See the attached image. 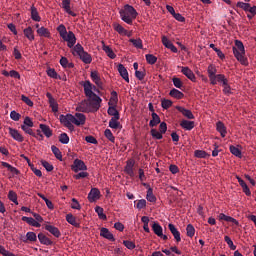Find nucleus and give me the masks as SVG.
I'll return each mask as SVG.
<instances>
[{
    "instance_id": "obj_35",
    "label": "nucleus",
    "mask_w": 256,
    "mask_h": 256,
    "mask_svg": "<svg viewBox=\"0 0 256 256\" xmlns=\"http://www.w3.org/2000/svg\"><path fill=\"white\" fill-rule=\"evenodd\" d=\"M1 165H2V167L6 168L8 171L13 173L14 175H19V170L16 169L14 166L8 164L7 162L2 161Z\"/></svg>"
},
{
    "instance_id": "obj_37",
    "label": "nucleus",
    "mask_w": 256,
    "mask_h": 256,
    "mask_svg": "<svg viewBox=\"0 0 256 256\" xmlns=\"http://www.w3.org/2000/svg\"><path fill=\"white\" fill-rule=\"evenodd\" d=\"M217 132L220 133L222 138L226 137V127H225V124H223V122H220V121L217 122Z\"/></svg>"
},
{
    "instance_id": "obj_53",
    "label": "nucleus",
    "mask_w": 256,
    "mask_h": 256,
    "mask_svg": "<svg viewBox=\"0 0 256 256\" xmlns=\"http://www.w3.org/2000/svg\"><path fill=\"white\" fill-rule=\"evenodd\" d=\"M146 61L147 64L154 65L155 63H157V57L153 54H146Z\"/></svg>"
},
{
    "instance_id": "obj_64",
    "label": "nucleus",
    "mask_w": 256,
    "mask_h": 256,
    "mask_svg": "<svg viewBox=\"0 0 256 256\" xmlns=\"http://www.w3.org/2000/svg\"><path fill=\"white\" fill-rule=\"evenodd\" d=\"M0 255L15 256V254L11 253L10 251H7V249H5L2 245H0Z\"/></svg>"
},
{
    "instance_id": "obj_6",
    "label": "nucleus",
    "mask_w": 256,
    "mask_h": 256,
    "mask_svg": "<svg viewBox=\"0 0 256 256\" xmlns=\"http://www.w3.org/2000/svg\"><path fill=\"white\" fill-rule=\"evenodd\" d=\"M79 84L84 88V95H86L87 99L100 98L97 94L94 93V91L99 93V89H97V87H95L91 83V81L89 80L81 81V83Z\"/></svg>"
},
{
    "instance_id": "obj_57",
    "label": "nucleus",
    "mask_w": 256,
    "mask_h": 256,
    "mask_svg": "<svg viewBox=\"0 0 256 256\" xmlns=\"http://www.w3.org/2000/svg\"><path fill=\"white\" fill-rule=\"evenodd\" d=\"M236 7L244 11L250 10L252 8L249 3L245 2H237Z\"/></svg>"
},
{
    "instance_id": "obj_42",
    "label": "nucleus",
    "mask_w": 256,
    "mask_h": 256,
    "mask_svg": "<svg viewBox=\"0 0 256 256\" xmlns=\"http://www.w3.org/2000/svg\"><path fill=\"white\" fill-rule=\"evenodd\" d=\"M51 151H52V154L56 157L57 160L62 161V153H61V150L59 148L52 145L51 146Z\"/></svg>"
},
{
    "instance_id": "obj_33",
    "label": "nucleus",
    "mask_w": 256,
    "mask_h": 256,
    "mask_svg": "<svg viewBox=\"0 0 256 256\" xmlns=\"http://www.w3.org/2000/svg\"><path fill=\"white\" fill-rule=\"evenodd\" d=\"M169 96L174 99H182L184 98V93L177 89H171V91H169Z\"/></svg>"
},
{
    "instance_id": "obj_56",
    "label": "nucleus",
    "mask_w": 256,
    "mask_h": 256,
    "mask_svg": "<svg viewBox=\"0 0 256 256\" xmlns=\"http://www.w3.org/2000/svg\"><path fill=\"white\" fill-rule=\"evenodd\" d=\"M70 141V138L68 137L67 133H62L60 134L59 136V142L64 144V145H67Z\"/></svg>"
},
{
    "instance_id": "obj_58",
    "label": "nucleus",
    "mask_w": 256,
    "mask_h": 256,
    "mask_svg": "<svg viewBox=\"0 0 256 256\" xmlns=\"http://www.w3.org/2000/svg\"><path fill=\"white\" fill-rule=\"evenodd\" d=\"M209 156V154L206 153V151L203 150H196L195 151V157L199 159H205Z\"/></svg>"
},
{
    "instance_id": "obj_2",
    "label": "nucleus",
    "mask_w": 256,
    "mask_h": 256,
    "mask_svg": "<svg viewBox=\"0 0 256 256\" xmlns=\"http://www.w3.org/2000/svg\"><path fill=\"white\" fill-rule=\"evenodd\" d=\"M102 98H88L79 103L78 111L82 113H95L99 111Z\"/></svg>"
},
{
    "instance_id": "obj_44",
    "label": "nucleus",
    "mask_w": 256,
    "mask_h": 256,
    "mask_svg": "<svg viewBox=\"0 0 256 256\" xmlns=\"http://www.w3.org/2000/svg\"><path fill=\"white\" fill-rule=\"evenodd\" d=\"M129 42L133 44L136 49H143V40L141 39H130Z\"/></svg>"
},
{
    "instance_id": "obj_20",
    "label": "nucleus",
    "mask_w": 256,
    "mask_h": 256,
    "mask_svg": "<svg viewBox=\"0 0 256 256\" xmlns=\"http://www.w3.org/2000/svg\"><path fill=\"white\" fill-rule=\"evenodd\" d=\"M100 236L107 239L108 241L114 242L116 239L114 238L113 234L109 232L108 228H100Z\"/></svg>"
},
{
    "instance_id": "obj_46",
    "label": "nucleus",
    "mask_w": 256,
    "mask_h": 256,
    "mask_svg": "<svg viewBox=\"0 0 256 256\" xmlns=\"http://www.w3.org/2000/svg\"><path fill=\"white\" fill-rule=\"evenodd\" d=\"M8 200H10L14 205H18V196L13 190L8 192Z\"/></svg>"
},
{
    "instance_id": "obj_50",
    "label": "nucleus",
    "mask_w": 256,
    "mask_h": 256,
    "mask_svg": "<svg viewBox=\"0 0 256 256\" xmlns=\"http://www.w3.org/2000/svg\"><path fill=\"white\" fill-rule=\"evenodd\" d=\"M112 27L114 28V31H116L118 34H123L127 32V30H125V28L119 23L112 24Z\"/></svg>"
},
{
    "instance_id": "obj_11",
    "label": "nucleus",
    "mask_w": 256,
    "mask_h": 256,
    "mask_svg": "<svg viewBox=\"0 0 256 256\" xmlns=\"http://www.w3.org/2000/svg\"><path fill=\"white\" fill-rule=\"evenodd\" d=\"M8 134H10L11 138H13L14 141H18V143H23V135H21L19 131L15 128H8Z\"/></svg>"
},
{
    "instance_id": "obj_19",
    "label": "nucleus",
    "mask_w": 256,
    "mask_h": 256,
    "mask_svg": "<svg viewBox=\"0 0 256 256\" xmlns=\"http://www.w3.org/2000/svg\"><path fill=\"white\" fill-rule=\"evenodd\" d=\"M117 71L119 72L120 77H122V79H124L125 82L129 83V72L123 64H119L117 66Z\"/></svg>"
},
{
    "instance_id": "obj_47",
    "label": "nucleus",
    "mask_w": 256,
    "mask_h": 256,
    "mask_svg": "<svg viewBox=\"0 0 256 256\" xmlns=\"http://www.w3.org/2000/svg\"><path fill=\"white\" fill-rule=\"evenodd\" d=\"M171 106H173V101H171L169 99L161 100V108L168 110L171 108Z\"/></svg>"
},
{
    "instance_id": "obj_7",
    "label": "nucleus",
    "mask_w": 256,
    "mask_h": 256,
    "mask_svg": "<svg viewBox=\"0 0 256 256\" xmlns=\"http://www.w3.org/2000/svg\"><path fill=\"white\" fill-rule=\"evenodd\" d=\"M62 39H64L65 42H67V47L70 49H73L75 47L76 43V37L75 34H73L72 31L68 32V34L60 35Z\"/></svg>"
},
{
    "instance_id": "obj_15",
    "label": "nucleus",
    "mask_w": 256,
    "mask_h": 256,
    "mask_svg": "<svg viewBox=\"0 0 256 256\" xmlns=\"http://www.w3.org/2000/svg\"><path fill=\"white\" fill-rule=\"evenodd\" d=\"M133 167H135V160H128L127 165H125L124 172L127 173V175L130 176V178L135 177Z\"/></svg>"
},
{
    "instance_id": "obj_8",
    "label": "nucleus",
    "mask_w": 256,
    "mask_h": 256,
    "mask_svg": "<svg viewBox=\"0 0 256 256\" xmlns=\"http://www.w3.org/2000/svg\"><path fill=\"white\" fill-rule=\"evenodd\" d=\"M71 170H73L75 173H78L79 171H86L87 166L83 160L76 159L73 161V165H71Z\"/></svg>"
},
{
    "instance_id": "obj_49",
    "label": "nucleus",
    "mask_w": 256,
    "mask_h": 256,
    "mask_svg": "<svg viewBox=\"0 0 256 256\" xmlns=\"http://www.w3.org/2000/svg\"><path fill=\"white\" fill-rule=\"evenodd\" d=\"M117 120H119V118H111V120H109V128L119 129L121 124Z\"/></svg>"
},
{
    "instance_id": "obj_31",
    "label": "nucleus",
    "mask_w": 256,
    "mask_h": 256,
    "mask_svg": "<svg viewBox=\"0 0 256 256\" xmlns=\"http://www.w3.org/2000/svg\"><path fill=\"white\" fill-rule=\"evenodd\" d=\"M152 231H154V234L157 236H162L163 234V228L159 222H154V224H152Z\"/></svg>"
},
{
    "instance_id": "obj_12",
    "label": "nucleus",
    "mask_w": 256,
    "mask_h": 256,
    "mask_svg": "<svg viewBox=\"0 0 256 256\" xmlns=\"http://www.w3.org/2000/svg\"><path fill=\"white\" fill-rule=\"evenodd\" d=\"M87 199L89 200L90 203H94L97 200H99L100 199V190L97 188L90 189Z\"/></svg>"
},
{
    "instance_id": "obj_30",
    "label": "nucleus",
    "mask_w": 256,
    "mask_h": 256,
    "mask_svg": "<svg viewBox=\"0 0 256 256\" xmlns=\"http://www.w3.org/2000/svg\"><path fill=\"white\" fill-rule=\"evenodd\" d=\"M24 36L29 40V41H34L35 36H34V30H32L31 27H27L23 30Z\"/></svg>"
},
{
    "instance_id": "obj_36",
    "label": "nucleus",
    "mask_w": 256,
    "mask_h": 256,
    "mask_svg": "<svg viewBox=\"0 0 256 256\" xmlns=\"http://www.w3.org/2000/svg\"><path fill=\"white\" fill-rule=\"evenodd\" d=\"M146 199L150 203H155L157 201V198L154 196V192L151 187L147 188Z\"/></svg>"
},
{
    "instance_id": "obj_54",
    "label": "nucleus",
    "mask_w": 256,
    "mask_h": 256,
    "mask_svg": "<svg viewBox=\"0 0 256 256\" xmlns=\"http://www.w3.org/2000/svg\"><path fill=\"white\" fill-rule=\"evenodd\" d=\"M162 134V132H159L156 129L150 130V135H152V138L154 139L161 140L163 138Z\"/></svg>"
},
{
    "instance_id": "obj_29",
    "label": "nucleus",
    "mask_w": 256,
    "mask_h": 256,
    "mask_svg": "<svg viewBox=\"0 0 256 256\" xmlns=\"http://www.w3.org/2000/svg\"><path fill=\"white\" fill-rule=\"evenodd\" d=\"M218 220L220 221H225V222H228V223H234V224H238L237 220L234 219L233 217L231 216H226L225 214L223 213H220V215H218Z\"/></svg>"
},
{
    "instance_id": "obj_22",
    "label": "nucleus",
    "mask_w": 256,
    "mask_h": 256,
    "mask_svg": "<svg viewBox=\"0 0 256 256\" xmlns=\"http://www.w3.org/2000/svg\"><path fill=\"white\" fill-rule=\"evenodd\" d=\"M180 127L185 131H192L195 128V122L189 120L180 121Z\"/></svg>"
},
{
    "instance_id": "obj_21",
    "label": "nucleus",
    "mask_w": 256,
    "mask_h": 256,
    "mask_svg": "<svg viewBox=\"0 0 256 256\" xmlns=\"http://www.w3.org/2000/svg\"><path fill=\"white\" fill-rule=\"evenodd\" d=\"M176 110L179 111L185 118L188 120H194L195 116L193 115L192 111L185 109L182 106H176Z\"/></svg>"
},
{
    "instance_id": "obj_45",
    "label": "nucleus",
    "mask_w": 256,
    "mask_h": 256,
    "mask_svg": "<svg viewBox=\"0 0 256 256\" xmlns=\"http://www.w3.org/2000/svg\"><path fill=\"white\" fill-rule=\"evenodd\" d=\"M229 152L232 155L236 156L237 158H241V156H242L241 150L239 148H236L233 145L229 146Z\"/></svg>"
},
{
    "instance_id": "obj_9",
    "label": "nucleus",
    "mask_w": 256,
    "mask_h": 256,
    "mask_svg": "<svg viewBox=\"0 0 256 256\" xmlns=\"http://www.w3.org/2000/svg\"><path fill=\"white\" fill-rule=\"evenodd\" d=\"M180 73H182L188 80L195 82L196 77L192 70L187 66H180Z\"/></svg>"
},
{
    "instance_id": "obj_60",
    "label": "nucleus",
    "mask_w": 256,
    "mask_h": 256,
    "mask_svg": "<svg viewBox=\"0 0 256 256\" xmlns=\"http://www.w3.org/2000/svg\"><path fill=\"white\" fill-rule=\"evenodd\" d=\"M225 242L228 244L229 249L232 251L236 250V245L233 244V241L231 240L230 236H225Z\"/></svg>"
},
{
    "instance_id": "obj_23",
    "label": "nucleus",
    "mask_w": 256,
    "mask_h": 256,
    "mask_svg": "<svg viewBox=\"0 0 256 256\" xmlns=\"http://www.w3.org/2000/svg\"><path fill=\"white\" fill-rule=\"evenodd\" d=\"M38 236L34 232H27L26 237L22 239V243H35L37 242Z\"/></svg>"
},
{
    "instance_id": "obj_62",
    "label": "nucleus",
    "mask_w": 256,
    "mask_h": 256,
    "mask_svg": "<svg viewBox=\"0 0 256 256\" xmlns=\"http://www.w3.org/2000/svg\"><path fill=\"white\" fill-rule=\"evenodd\" d=\"M105 137H106V139H108V141H111V143H114L115 138H114L113 133L111 132V130H109V129L105 130Z\"/></svg>"
},
{
    "instance_id": "obj_55",
    "label": "nucleus",
    "mask_w": 256,
    "mask_h": 256,
    "mask_svg": "<svg viewBox=\"0 0 256 256\" xmlns=\"http://www.w3.org/2000/svg\"><path fill=\"white\" fill-rule=\"evenodd\" d=\"M41 166H43V168L48 172H53L54 170V166L45 160L41 161Z\"/></svg>"
},
{
    "instance_id": "obj_4",
    "label": "nucleus",
    "mask_w": 256,
    "mask_h": 256,
    "mask_svg": "<svg viewBox=\"0 0 256 256\" xmlns=\"http://www.w3.org/2000/svg\"><path fill=\"white\" fill-rule=\"evenodd\" d=\"M119 14L120 19L128 25H132L133 20L138 17V12H136L135 8L129 4H126L124 9L119 11Z\"/></svg>"
},
{
    "instance_id": "obj_5",
    "label": "nucleus",
    "mask_w": 256,
    "mask_h": 256,
    "mask_svg": "<svg viewBox=\"0 0 256 256\" xmlns=\"http://www.w3.org/2000/svg\"><path fill=\"white\" fill-rule=\"evenodd\" d=\"M71 54L73 56H79V60H81L82 63H84L86 65H90L92 63L91 54L84 51L83 46H81V44H79V43L76 44V46L71 49Z\"/></svg>"
},
{
    "instance_id": "obj_32",
    "label": "nucleus",
    "mask_w": 256,
    "mask_h": 256,
    "mask_svg": "<svg viewBox=\"0 0 256 256\" xmlns=\"http://www.w3.org/2000/svg\"><path fill=\"white\" fill-rule=\"evenodd\" d=\"M37 34L40 37L50 38L51 33L49 32L48 28L40 27L37 29Z\"/></svg>"
},
{
    "instance_id": "obj_17",
    "label": "nucleus",
    "mask_w": 256,
    "mask_h": 256,
    "mask_svg": "<svg viewBox=\"0 0 256 256\" xmlns=\"http://www.w3.org/2000/svg\"><path fill=\"white\" fill-rule=\"evenodd\" d=\"M169 232H171L172 236L176 240V243L181 242V232H179L173 224H168Z\"/></svg>"
},
{
    "instance_id": "obj_40",
    "label": "nucleus",
    "mask_w": 256,
    "mask_h": 256,
    "mask_svg": "<svg viewBox=\"0 0 256 256\" xmlns=\"http://www.w3.org/2000/svg\"><path fill=\"white\" fill-rule=\"evenodd\" d=\"M117 92L116 91H112L111 92V98L109 99V102H108V106L109 107H116L117 105Z\"/></svg>"
},
{
    "instance_id": "obj_3",
    "label": "nucleus",
    "mask_w": 256,
    "mask_h": 256,
    "mask_svg": "<svg viewBox=\"0 0 256 256\" xmlns=\"http://www.w3.org/2000/svg\"><path fill=\"white\" fill-rule=\"evenodd\" d=\"M234 44L236 47H232V54L236 60L239 61L240 65L248 66L249 61L247 60V57H245L244 44L241 42V40H236Z\"/></svg>"
},
{
    "instance_id": "obj_13",
    "label": "nucleus",
    "mask_w": 256,
    "mask_h": 256,
    "mask_svg": "<svg viewBox=\"0 0 256 256\" xmlns=\"http://www.w3.org/2000/svg\"><path fill=\"white\" fill-rule=\"evenodd\" d=\"M90 79H92V82H94L98 88L102 89L103 82H102V78H100L99 72L97 71L90 72Z\"/></svg>"
},
{
    "instance_id": "obj_18",
    "label": "nucleus",
    "mask_w": 256,
    "mask_h": 256,
    "mask_svg": "<svg viewBox=\"0 0 256 256\" xmlns=\"http://www.w3.org/2000/svg\"><path fill=\"white\" fill-rule=\"evenodd\" d=\"M161 43H163V46H165L167 49L171 50L172 53H177L176 46H174L166 36L161 37Z\"/></svg>"
},
{
    "instance_id": "obj_27",
    "label": "nucleus",
    "mask_w": 256,
    "mask_h": 256,
    "mask_svg": "<svg viewBox=\"0 0 256 256\" xmlns=\"http://www.w3.org/2000/svg\"><path fill=\"white\" fill-rule=\"evenodd\" d=\"M40 130L46 138H50L53 136V130H51L48 125L40 124Z\"/></svg>"
},
{
    "instance_id": "obj_10",
    "label": "nucleus",
    "mask_w": 256,
    "mask_h": 256,
    "mask_svg": "<svg viewBox=\"0 0 256 256\" xmlns=\"http://www.w3.org/2000/svg\"><path fill=\"white\" fill-rule=\"evenodd\" d=\"M72 0H62V4L60 5V8H62L65 13L70 15L71 17H76V13L72 11L70 5Z\"/></svg>"
},
{
    "instance_id": "obj_25",
    "label": "nucleus",
    "mask_w": 256,
    "mask_h": 256,
    "mask_svg": "<svg viewBox=\"0 0 256 256\" xmlns=\"http://www.w3.org/2000/svg\"><path fill=\"white\" fill-rule=\"evenodd\" d=\"M22 222H26L27 224H29L32 227H37L40 228L41 227V222H38L37 220H35L32 217H27V216H22Z\"/></svg>"
},
{
    "instance_id": "obj_52",
    "label": "nucleus",
    "mask_w": 256,
    "mask_h": 256,
    "mask_svg": "<svg viewBox=\"0 0 256 256\" xmlns=\"http://www.w3.org/2000/svg\"><path fill=\"white\" fill-rule=\"evenodd\" d=\"M21 127L32 128L34 127V122L31 120L29 116H26V118H24V122L21 125Z\"/></svg>"
},
{
    "instance_id": "obj_16",
    "label": "nucleus",
    "mask_w": 256,
    "mask_h": 256,
    "mask_svg": "<svg viewBox=\"0 0 256 256\" xmlns=\"http://www.w3.org/2000/svg\"><path fill=\"white\" fill-rule=\"evenodd\" d=\"M44 230L48 231L49 234L56 238L61 237V231L59 230V228L54 227L53 225H44Z\"/></svg>"
},
{
    "instance_id": "obj_1",
    "label": "nucleus",
    "mask_w": 256,
    "mask_h": 256,
    "mask_svg": "<svg viewBox=\"0 0 256 256\" xmlns=\"http://www.w3.org/2000/svg\"><path fill=\"white\" fill-rule=\"evenodd\" d=\"M59 120L64 127H67L68 130L73 131L75 129L73 124L78 127L84 125L86 123V116L83 113H75V115H60Z\"/></svg>"
},
{
    "instance_id": "obj_28",
    "label": "nucleus",
    "mask_w": 256,
    "mask_h": 256,
    "mask_svg": "<svg viewBox=\"0 0 256 256\" xmlns=\"http://www.w3.org/2000/svg\"><path fill=\"white\" fill-rule=\"evenodd\" d=\"M30 18L35 22H40L42 18L38 15L37 8L34 6L30 7Z\"/></svg>"
},
{
    "instance_id": "obj_51",
    "label": "nucleus",
    "mask_w": 256,
    "mask_h": 256,
    "mask_svg": "<svg viewBox=\"0 0 256 256\" xmlns=\"http://www.w3.org/2000/svg\"><path fill=\"white\" fill-rule=\"evenodd\" d=\"M172 84L177 89H182L184 87V84L182 83L181 78H177V77L172 78Z\"/></svg>"
},
{
    "instance_id": "obj_14",
    "label": "nucleus",
    "mask_w": 256,
    "mask_h": 256,
    "mask_svg": "<svg viewBox=\"0 0 256 256\" xmlns=\"http://www.w3.org/2000/svg\"><path fill=\"white\" fill-rule=\"evenodd\" d=\"M46 98H48V104L49 107L51 108L53 113H57L58 111V104L56 99L53 98V95L49 92L46 93Z\"/></svg>"
},
{
    "instance_id": "obj_61",
    "label": "nucleus",
    "mask_w": 256,
    "mask_h": 256,
    "mask_svg": "<svg viewBox=\"0 0 256 256\" xmlns=\"http://www.w3.org/2000/svg\"><path fill=\"white\" fill-rule=\"evenodd\" d=\"M195 235V227L192 224L187 225V236L192 238Z\"/></svg>"
},
{
    "instance_id": "obj_59",
    "label": "nucleus",
    "mask_w": 256,
    "mask_h": 256,
    "mask_svg": "<svg viewBox=\"0 0 256 256\" xmlns=\"http://www.w3.org/2000/svg\"><path fill=\"white\" fill-rule=\"evenodd\" d=\"M48 77H51L53 79H61V77L57 74L56 70L53 68H49L47 71Z\"/></svg>"
},
{
    "instance_id": "obj_34",
    "label": "nucleus",
    "mask_w": 256,
    "mask_h": 256,
    "mask_svg": "<svg viewBox=\"0 0 256 256\" xmlns=\"http://www.w3.org/2000/svg\"><path fill=\"white\" fill-rule=\"evenodd\" d=\"M65 220H67V222L73 226V227H76V228H79L80 225L78 222H76V218L75 216H73L72 214H67Z\"/></svg>"
},
{
    "instance_id": "obj_38",
    "label": "nucleus",
    "mask_w": 256,
    "mask_h": 256,
    "mask_svg": "<svg viewBox=\"0 0 256 256\" xmlns=\"http://www.w3.org/2000/svg\"><path fill=\"white\" fill-rule=\"evenodd\" d=\"M159 124H161L159 115H157V113H152V120H150L149 126L156 127Z\"/></svg>"
},
{
    "instance_id": "obj_41",
    "label": "nucleus",
    "mask_w": 256,
    "mask_h": 256,
    "mask_svg": "<svg viewBox=\"0 0 256 256\" xmlns=\"http://www.w3.org/2000/svg\"><path fill=\"white\" fill-rule=\"evenodd\" d=\"M217 68H215L214 65H209V67H207V76L211 79L214 78V76H217Z\"/></svg>"
},
{
    "instance_id": "obj_63",
    "label": "nucleus",
    "mask_w": 256,
    "mask_h": 256,
    "mask_svg": "<svg viewBox=\"0 0 256 256\" xmlns=\"http://www.w3.org/2000/svg\"><path fill=\"white\" fill-rule=\"evenodd\" d=\"M10 118H11V120H13L14 122H18L19 119L21 118V115H19V113H17L16 111H11V112H10Z\"/></svg>"
},
{
    "instance_id": "obj_43",
    "label": "nucleus",
    "mask_w": 256,
    "mask_h": 256,
    "mask_svg": "<svg viewBox=\"0 0 256 256\" xmlns=\"http://www.w3.org/2000/svg\"><path fill=\"white\" fill-rule=\"evenodd\" d=\"M103 51H105L106 55H108L111 60L116 58V54H114L113 49L109 48V46H106L103 44Z\"/></svg>"
},
{
    "instance_id": "obj_26",
    "label": "nucleus",
    "mask_w": 256,
    "mask_h": 256,
    "mask_svg": "<svg viewBox=\"0 0 256 256\" xmlns=\"http://www.w3.org/2000/svg\"><path fill=\"white\" fill-rule=\"evenodd\" d=\"M37 238H38V241H40L41 245H44V246H52L53 245V241H51L43 233L38 234Z\"/></svg>"
},
{
    "instance_id": "obj_24",
    "label": "nucleus",
    "mask_w": 256,
    "mask_h": 256,
    "mask_svg": "<svg viewBox=\"0 0 256 256\" xmlns=\"http://www.w3.org/2000/svg\"><path fill=\"white\" fill-rule=\"evenodd\" d=\"M210 85H217V83L228 81L223 74L215 75L213 78L209 77Z\"/></svg>"
},
{
    "instance_id": "obj_48",
    "label": "nucleus",
    "mask_w": 256,
    "mask_h": 256,
    "mask_svg": "<svg viewBox=\"0 0 256 256\" xmlns=\"http://www.w3.org/2000/svg\"><path fill=\"white\" fill-rule=\"evenodd\" d=\"M95 213L98 215V219L100 220H106V215L103 213V208L100 206L95 207Z\"/></svg>"
},
{
    "instance_id": "obj_39",
    "label": "nucleus",
    "mask_w": 256,
    "mask_h": 256,
    "mask_svg": "<svg viewBox=\"0 0 256 256\" xmlns=\"http://www.w3.org/2000/svg\"><path fill=\"white\" fill-rule=\"evenodd\" d=\"M108 115L112 118L120 119L119 111L116 110V106H109Z\"/></svg>"
}]
</instances>
